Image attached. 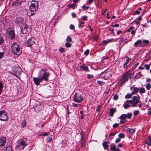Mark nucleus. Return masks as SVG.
Instances as JSON below:
<instances>
[{
	"label": "nucleus",
	"instance_id": "nucleus-1",
	"mask_svg": "<svg viewBox=\"0 0 151 151\" xmlns=\"http://www.w3.org/2000/svg\"><path fill=\"white\" fill-rule=\"evenodd\" d=\"M49 76V73L45 71L44 69L40 70L38 73V77L33 78V80L34 83L37 86L39 85L40 82H42L44 80L46 81L48 80V77Z\"/></svg>",
	"mask_w": 151,
	"mask_h": 151
},
{
	"label": "nucleus",
	"instance_id": "nucleus-2",
	"mask_svg": "<svg viewBox=\"0 0 151 151\" xmlns=\"http://www.w3.org/2000/svg\"><path fill=\"white\" fill-rule=\"evenodd\" d=\"M28 145L26 138H22L18 141V144L16 145V148L17 150L23 149Z\"/></svg>",
	"mask_w": 151,
	"mask_h": 151
},
{
	"label": "nucleus",
	"instance_id": "nucleus-3",
	"mask_svg": "<svg viewBox=\"0 0 151 151\" xmlns=\"http://www.w3.org/2000/svg\"><path fill=\"white\" fill-rule=\"evenodd\" d=\"M38 2L35 0H32L31 2V4L29 6V9L31 12H35L38 8Z\"/></svg>",
	"mask_w": 151,
	"mask_h": 151
},
{
	"label": "nucleus",
	"instance_id": "nucleus-4",
	"mask_svg": "<svg viewBox=\"0 0 151 151\" xmlns=\"http://www.w3.org/2000/svg\"><path fill=\"white\" fill-rule=\"evenodd\" d=\"M73 98L74 101L79 103L81 102L84 100L83 96L79 93H76Z\"/></svg>",
	"mask_w": 151,
	"mask_h": 151
},
{
	"label": "nucleus",
	"instance_id": "nucleus-5",
	"mask_svg": "<svg viewBox=\"0 0 151 151\" xmlns=\"http://www.w3.org/2000/svg\"><path fill=\"white\" fill-rule=\"evenodd\" d=\"M12 49L14 53L16 55H19L21 54V52L20 50V48L17 43H14L12 45Z\"/></svg>",
	"mask_w": 151,
	"mask_h": 151
},
{
	"label": "nucleus",
	"instance_id": "nucleus-6",
	"mask_svg": "<svg viewBox=\"0 0 151 151\" xmlns=\"http://www.w3.org/2000/svg\"><path fill=\"white\" fill-rule=\"evenodd\" d=\"M7 113L5 111H0V120L1 121H6L8 120Z\"/></svg>",
	"mask_w": 151,
	"mask_h": 151
},
{
	"label": "nucleus",
	"instance_id": "nucleus-7",
	"mask_svg": "<svg viewBox=\"0 0 151 151\" xmlns=\"http://www.w3.org/2000/svg\"><path fill=\"white\" fill-rule=\"evenodd\" d=\"M21 69L19 67L14 66L12 69V72H10V73L14 75L17 77H18L17 74H19L21 72Z\"/></svg>",
	"mask_w": 151,
	"mask_h": 151
},
{
	"label": "nucleus",
	"instance_id": "nucleus-8",
	"mask_svg": "<svg viewBox=\"0 0 151 151\" xmlns=\"http://www.w3.org/2000/svg\"><path fill=\"white\" fill-rule=\"evenodd\" d=\"M130 71L129 70L126 73L123 74L122 78L121 79V81H122L123 80H124L122 82V84H124L125 83L127 82L128 81L129 78L131 79V78L128 75Z\"/></svg>",
	"mask_w": 151,
	"mask_h": 151
},
{
	"label": "nucleus",
	"instance_id": "nucleus-9",
	"mask_svg": "<svg viewBox=\"0 0 151 151\" xmlns=\"http://www.w3.org/2000/svg\"><path fill=\"white\" fill-rule=\"evenodd\" d=\"M110 76V74L107 71H104L101 73L99 78H104L105 80L107 79Z\"/></svg>",
	"mask_w": 151,
	"mask_h": 151
},
{
	"label": "nucleus",
	"instance_id": "nucleus-10",
	"mask_svg": "<svg viewBox=\"0 0 151 151\" xmlns=\"http://www.w3.org/2000/svg\"><path fill=\"white\" fill-rule=\"evenodd\" d=\"M6 34L10 39H13L14 37V33L13 30L11 28L8 29L6 30Z\"/></svg>",
	"mask_w": 151,
	"mask_h": 151
},
{
	"label": "nucleus",
	"instance_id": "nucleus-11",
	"mask_svg": "<svg viewBox=\"0 0 151 151\" xmlns=\"http://www.w3.org/2000/svg\"><path fill=\"white\" fill-rule=\"evenodd\" d=\"M35 43V39L32 37L29 38L27 42H25V45L27 47H30L33 45Z\"/></svg>",
	"mask_w": 151,
	"mask_h": 151
},
{
	"label": "nucleus",
	"instance_id": "nucleus-12",
	"mask_svg": "<svg viewBox=\"0 0 151 151\" xmlns=\"http://www.w3.org/2000/svg\"><path fill=\"white\" fill-rule=\"evenodd\" d=\"M132 100V106L135 107L136 106L137 104L139 102V98L136 96H133Z\"/></svg>",
	"mask_w": 151,
	"mask_h": 151
},
{
	"label": "nucleus",
	"instance_id": "nucleus-13",
	"mask_svg": "<svg viewBox=\"0 0 151 151\" xmlns=\"http://www.w3.org/2000/svg\"><path fill=\"white\" fill-rule=\"evenodd\" d=\"M119 118L121 120L120 122V124H124L126 122V114H122Z\"/></svg>",
	"mask_w": 151,
	"mask_h": 151
},
{
	"label": "nucleus",
	"instance_id": "nucleus-14",
	"mask_svg": "<svg viewBox=\"0 0 151 151\" xmlns=\"http://www.w3.org/2000/svg\"><path fill=\"white\" fill-rule=\"evenodd\" d=\"M34 108L35 111L38 113V111H40L43 109L44 108V106L42 105H37L35 107H34Z\"/></svg>",
	"mask_w": 151,
	"mask_h": 151
},
{
	"label": "nucleus",
	"instance_id": "nucleus-15",
	"mask_svg": "<svg viewBox=\"0 0 151 151\" xmlns=\"http://www.w3.org/2000/svg\"><path fill=\"white\" fill-rule=\"evenodd\" d=\"M6 138L4 137H2L0 139V147H1L5 145L6 143Z\"/></svg>",
	"mask_w": 151,
	"mask_h": 151
},
{
	"label": "nucleus",
	"instance_id": "nucleus-16",
	"mask_svg": "<svg viewBox=\"0 0 151 151\" xmlns=\"http://www.w3.org/2000/svg\"><path fill=\"white\" fill-rule=\"evenodd\" d=\"M28 27L29 26L28 25L25 24L24 25V28L22 27V28L21 29L22 32L24 34L27 33V30L28 29Z\"/></svg>",
	"mask_w": 151,
	"mask_h": 151
},
{
	"label": "nucleus",
	"instance_id": "nucleus-17",
	"mask_svg": "<svg viewBox=\"0 0 151 151\" xmlns=\"http://www.w3.org/2000/svg\"><path fill=\"white\" fill-rule=\"evenodd\" d=\"M79 70L80 71L85 70L87 71L88 70V67L85 65H81L79 66Z\"/></svg>",
	"mask_w": 151,
	"mask_h": 151
},
{
	"label": "nucleus",
	"instance_id": "nucleus-18",
	"mask_svg": "<svg viewBox=\"0 0 151 151\" xmlns=\"http://www.w3.org/2000/svg\"><path fill=\"white\" fill-rule=\"evenodd\" d=\"M131 60V58L129 57H128V58L126 59L125 62L124 64L123 67L124 68L127 69V64L129 63V62Z\"/></svg>",
	"mask_w": 151,
	"mask_h": 151
},
{
	"label": "nucleus",
	"instance_id": "nucleus-19",
	"mask_svg": "<svg viewBox=\"0 0 151 151\" xmlns=\"http://www.w3.org/2000/svg\"><path fill=\"white\" fill-rule=\"evenodd\" d=\"M23 21V19L21 17H17L15 20L16 23L18 24H21Z\"/></svg>",
	"mask_w": 151,
	"mask_h": 151
},
{
	"label": "nucleus",
	"instance_id": "nucleus-20",
	"mask_svg": "<svg viewBox=\"0 0 151 151\" xmlns=\"http://www.w3.org/2000/svg\"><path fill=\"white\" fill-rule=\"evenodd\" d=\"M85 132L83 130H81L80 133V135L81 137V140H85Z\"/></svg>",
	"mask_w": 151,
	"mask_h": 151
},
{
	"label": "nucleus",
	"instance_id": "nucleus-21",
	"mask_svg": "<svg viewBox=\"0 0 151 151\" xmlns=\"http://www.w3.org/2000/svg\"><path fill=\"white\" fill-rule=\"evenodd\" d=\"M110 142H104L103 144L104 147L105 149L108 150L109 145L108 144H109Z\"/></svg>",
	"mask_w": 151,
	"mask_h": 151
},
{
	"label": "nucleus",
	"instance_id": "nucleus-22",
	"mask_svg": "<svg viewBox=\"0 0 151 151\" xmlns=\"http://www.w3.org/2000/svg\"><path fill=\"white\" fill-rule=\"evenodd\" d=\"M116 111V110L114 108H111L110 109V116L111 117H112L113 116L115 112Z\"/></svg>",
	"mask_w": 151,
	"mask_h": 151
},
{
	"label": "nucleus",
	"instance_id": "nucleus-23",
	"mask_svg": "<svg viewBox=\"0 0 151 151\" xmlns=\"http://www.w3.org/2000/svg\"><path fill=\"white\" fill-rule=\"evenodd\" d=\"M80 143L81 144V145H80V147L81 148H84L86 144V143L85 142V140H80Z\"/></svg>",
	"mask_w": 151,
	"mask_h": 151
},
{
	"label": "nucleus",
	"instance_id": "nucleus-24",
	"mask_svg": "<svg viewBox=\"0 0 151 151\" xmlns=\"http://www.w3.org/2000/svg\"><path fill=\"white\" fill-rule=\"evenodd\" d=\"M116 145L114 144H111L110 145V150L111 151H114L116 149Z\"/></svg>",
	"mask_w": 151,
	"mask_h": 151
},
{
	"label": "nucleus",
	"instance_id": "nucleus-25",
	"mask_svg": "<svg viewBox=\"0 0 151 151\" xmlns=\"http://www.w3.org/2000/svg\"><path fill=\"white\" fill-rule=\"evenodd\" d=\"M139 93L141 94L144 93L146 91L145 88L143 87H141L139 89Z\"/></svg>",
	"mask_w": 151,
	"mask_h": 151
},
{
	"label": "nucleus",
	"instance_id": "nucleus-26",
	"mask_svg": "<svg viewBox=\"0 0 151 151\" xmlns=\"http://www.w3.org/2000/svg\"><path fill=\"white\" fill-rule=\"evenodd\" d=\"M142 75L141 72H139L137 73L135 76L134 78L135 79H137L139 78Z\"/></svg>",
	"mask_w": 151,
	"mask_h": 151
},
{
	"label": "nucleus",
	"instance_id": "nucleus-27",
	"mask_svg": "<svg viewBox=\"0 0 151 151\" xmlns=\"http://www.w3.org/2000/svg\"><path fill=\"white\" fill-rule=\"evenodd\" d=\"M113 40V39H111L108 40H104L102 44H105L107 43H109L110 42H112Z\"/></svg>",
	"mask_w": 151,
	"mask_h": 151
},
{
	"label": "nucleus",
	"instance_id": "nucleus-28",
	"mask_svg": "<svg viewBox=\"0 0 151 151\" xmlns=\"http://www.w3.org/2000/svg\"><path fill=\"white\" fill-rule=\"evenodd\" d=\"M141 42V41L140 40H138L134 43V46L137 47L138 45L140 44Z\"/></svg>",
	"mask_w": 151,
	"mask_h": 151
},
{
	"label": "nucleus",
	"instance_id": "nucleus-29",
	"mask_svg": "<svg viewBox=\"0 0 151 151\" xmlns=\"http://www.w3.org/2000/svg\"><path fill=\"white\" fill-rule=\"evenodd\" d=\"M98 38V36L96 35H94L92 37V40L93 41H97Z\"/></svg>",
	"mask_w": 151,
	"mask_h": 151
},
{
	"label": "nucleus",
	"instance_id": "nucleus-30",
	"mask_svg": "<svg viewBox=\"0 0 151 151\" xmlns=\"http://www.w3.org/2000/svg\"><path fill=\"white\" fill-rule=\"evenodd\" d=\"M67 42H70L72 41V39L71 37L69 36H68L66 40Z\"/></svg>",
	"mask_w": 151,
	"mask_h": 151
},
{
	"label": "nucleus",
	"instance_id": "nucleus-31",
	"mask_svg": "<svg viewBox=\"0 0 151 151\" xmlns=\"http://www.w3.org/2000/svg\"><path fill=\"white\" fill-rule=\"evenodd\" d=\"M129 133L133 135V134H134L135 130L132 129H129Z\"/></svg>",
	"mask_w": 151,
	"mask_h": 151
},
{
	"label": "nucleus",
	"instance_id": "nucleus-32",
	"mask_svg": "<svg viewBox=\"0 0 151 151\" xmlns=\"http://www.w3.org/2000/svg\"><path fill=\"white\" fill-rule=\"evenodd\" d=\"M97 83H98V85L100 86H102L105 84L104 82L100 81H98Z\"/></svg>",
	"mask_w": 151,
	"mask_h": 151
},
{
	"label": "nucleus",
	"instance_id": "nucleus-33",
	"mask_svg": "<svg viewBox=\"0 0 151 151\" xmlns=\"http://www.w3.org/2000/svg\"><path fill=\"white\" fill-rule=\"evenodd\" d=\"M133 86L134 88L133 89L134 92H135L136 93H137L139 91V89L137 87H135L134 86Z\"/></svg>",
	"mask_w": 151,
	"mask_h": 151
},
{
	"label": "nucleus",
	"instance_id": "nucleus-34",
	"mask_svg": "<svg viewBox=\"0 0 151 151\" xmlns=\"http://www.w3.org/2000/svg\"><path fill=\"white\" fill-rule=\"evenodd\" d=\"M50 134V132H44L43 134H41L40 135L42 136H46Z\"/></svg>",
	"mask_w": 151,
	"mask_h": 151
},
{
	"label": "nucleus",
	"instance_id": "nucleus-35",
	"mask_svg": "<svg viewBox=\"0 0 151 151\" xmlns=\"http://www.w3.org/2000/svg\"><path fill=\"white\" fill-rule=\"evenodd\" d=\"M6 151H13L12 147L10 146L7 147L6 149Z\"/></svg>",
	"mask_w": 151,
	"mask_h": 151
},
{
	"label": "nucleus",
	"instance_id": "nucleus-36",
	"mask_svg": "<svg viewBox=\"0 0 151 151\" xmlns=\"http://www.w3.org/2000/svg\"><path fill=\"white\" fill-rule=\"evenodd\" d=\"M151 87V84L149 83L146 84V88L147 90H149Z\"/></svg>",
	"mask_w": 151,
	"mask_h": 151
},
{
	"label": "nucleus",
	"instance_id": "nucleus-37",
	"mask_svg": "<svg viewBox=\"0 0 151 151\" xmlns=\"http://www.w3.org/2000/svg\"><path fill=\"white\" fill-rule=\"evenodd\" d=\"M26 124V121L25 119L23 120L22 123L21 124V126L23 127H24Z\"/></svg>",
	"mask_w": 151,
	"mask_h": 151
},
{
	"label": "nucleus",
	"instance_id": "nucleus-38",
	"mask_svg": "<svg viewBox=\"0 0 151 151\" xmlns=\"http://www.w3.org/2000/svg\"><path fill=\"white\" fill-rule=\"evenodd\" d=\"M132 97L130 94L128 93L125 96V98L126 99H129L131 98Z\"/></svg>",
	"mask_w": 151,
	"mask_h": 151
},
{
	"label": "nucleus",
	"instance_id": "nucleus-39",
	"mask_svg": "<svg viewBox=\"0 0 151 151\" xmlns=\"http://www.w3.org/2000/svg\"><path fill=\"white\" fill-rule=\"evenodd\" d=\"M132 114L131 113H128L126 114V118L127 117L128 119H130L132 116Z\"/></svg>",
	"mask_w": 151,
	"mask_h": 151
},
{
	"label": "nucleus",
	"instance_id": "nucleus-40",
	"mask_svg": "<svg viewBox=\"0 0 151 151\" xmlns=\"http://www.w3.org/2000/svg\"><path fill=\"white\" fill-rule=\"evenodd\" d=\"M119 138H120V139L123 138H124L125 135L123 133H120L119 134Z\"/></svg>",
	"mask_w": 151,
	"mask_h": 151
},
{
	"label": "nucleus",
	"instance_id": "nucleus-41",
	"mask_svg": "<svg viewBox=\"0 0 151 151\" xmlns=\"http://www.w3.org/2000/svg\"><path fill=\"white\" fill-rule=\"evenodd\" d=\"M124 107L126 109H127L129 107L132 106V105H129L128 104H126L123 105Z\"/></svg>",
	"mask_w": 151,
	"mask_h": 151
},
{
	"label": "nucleus",
	"instance_id": "nucleus-42",
	"mask_svg": "<svg viewBox=\"0 0 151 151\" xmlns=\"http://www.w3.org/2000/svg\"><path fill=\"white\" fill-rule=\"evenodd\" d=\"M65 46L67 47H71V44L68 42H67L65 44Z\"/></svg>",
	"mask_w": 151,
	"mask_h": 151
},
{
	"label": "nucleus",
	"instance_id": "nucleus-43",
	"mask_svg": "<svg viewBox=\"0 0 151 151\" xmlns=\"http://www.w3.org/2000/svg\"><path fill=\"white\" fill-rule=\"evenodd\" d=\"M139 110H137L134 111V116H137L139 114Z\"/></svg>",
	"mask_w": 151,
	"mask_h": 151
},
{
	"label": "nucleus",
	"instance_id": "nucleus-44",
	"mask_svg": "<svg viewBox=\"0 0 151 151\" xmlns=\"http://www.w3.org/2000/svg\"><path fill=\"white\" fill-rule=\"evenodd\" d=\"M3 87L2 83L1 82H0V93L2 92Z\"/></svg>",
	"mask_w": 151,
	"mask_h": 151
},
{
	"label": "nucleus",
	"instance_id": "nucleus-45",
	"mask_svg": "<svg viewBox=\"0 0 151 151\" xmlns=\"http://www.w3.org/2000/svg\"><path fill=\"white\" fill-rule=\"evenodd\" d=\"M144 67L147 70H148L150 69V65H149L146 64L144 65Z\"/></svg>",
	"mask_w": 151,
	"mask_h": 151
},
{
	"label": "nucleus",
	"instance_id": "nucleus-46",
	"mask_svg": "<svg viewBox=\"0 0 151 151\" xmlns=\"http://www.w3.org/2000/svg\"><path fill=\"white\" fill-rule=\"evenodd\" d=\"M118 96L116 94H115L114 95L113 99L114 100H117L118 99Z\"/></svg>",
	"mask_w": 151,
	"mask_h": 151
},
{
	"label": "nucleus",
	"instance_id": "nucleus-47",
	"mask_svg": "<svg viewBox=\"0 0 151 151\" xmlns=\"http://www.w3.org/2000/svg\"><path fill=\"white\" fill-rule=\"evenodd\" d=\"M143 43L145 44V45H147L149 43V41L147 40H143Z\"/></svg>",
	"mask_w": 151,
	"mask_h": 151
},
{
	"label": "nucleus",
	"instance_id": "nucleus-48",
	"mask_svg": "<svg viewBox=\"0 0 151 151\" xmlns=\"http://www.w3.org/2000/svg\"><path fill=\"white\" fill-rule=\"evenodd\" d=\"M119 126L118 123H115L113 125V128H116L117 127Z\"/></svg>",
	"mask_w": 151,
	"mask_h": 151
},
{
	"label": "nucleus",
	"instance_id": "nucleus-49",
	"mask_svg": "<svg viewBox=\"0 0 151 151\" xmlns=\"http://www.w3.org/2000/svg\"><path fill=\"white\" fill-rule=\"evenodd\" d=\"M59 51L60 52L63 53L65 51V49L63 47H60L59 49Z\"/></svg>",
	"mask_w": 151,
	"mask_h": 151
},
{
	"label": "nucleus",
	"instance_id": "nucleus-50",
	"mask_svg": "<svg viewBox=\"0 0 151 151\" xmlns=\"http://www.w3.org/2000/svg\"><path fill=\"white\" fill-rule=\"evenodd\" d=\"M52 140V137H48L47 138V140L48 142H50Z\"/></svg>",
	"mask_w": 151,
	"mask_h": 151
},
{
	"label": "nucleus",
	"instance_id": "nucleus-51",
	"mask_svg": "<svg viewBox=\"0 0 151 151\" xmlns=\"http://www.w3.org/2000/svg\"><path fill=\"white\" fill-rule=\"evenodd\" d=\"M134 27H129V29L127 30V32H130L131 31L133 30L134 29Z\"/></svg>",
	"mask_w": 151,
	"mask_h": 151
},
{
	"label": "nucleus",
	"instance_id": "nucleus-52",
	"mask_svg": "<svg viewBox=\"0 0 151 151\" xmlns=\"http://www.w3.org/2000/svg\"><path fill=\"white\" fill-rule=\"evenodd\" d=\"M4 42V40L2 37L0 35V44H2Z\"/></svg>",
	"mask_w": 151,
	"mask_h": 151
},
{
	"label": "nucleus",
	"instance_id": "nucleus-53",
	"mask_svg": "<svg viewBox=\"0 0 151 151\" xmlns=\"http://www.w3.org/2000/svg\"><path fill=\"white\" fill-rule=\"evenodd\" d=\"M76 4L75 3L73 4H70L69 5V7L74 8L75 6H76Z\"/></svg>",
	"mask_w": 151,
	"mask_h": 151
},
{
	"label": "nucleus",
	"instance_id": "nucleus-54",
	"mask_svg": "<svg viewBox=\"0 0 151 151\" xmlns=\"http://www.w3.org/2000/svg\"><path fill=\"white\" fill-rule=\"evenodd\" d=\"M93 76L92 75L88 74L87 76L88 78L89 79L91 78H93Z\"/></svg>",
	"mask_w": 151,
	"mask_h": 151
},
{
	"label": "nucleus",
	"instance_id": "nucleus-55",
	"mask_svg": "<svg viewBox=\"0 0 151 151\" xmlns=\"http://www.w3.org/2000/svg\"><path fill=\"white\" fill-rule=\"evenodd\" d=\"M89 52V50H87L86 51L84 52V54L86 55H87Z\"/></svg>",
	"mask_w": 151,
	"mask_h": 151
},
{
	"label": "nucleus",
	"instance_id": "nucleus-56",
	"mask_svg": "<svg viewBox=\"0 0 151 151\" xmlns=\"http://www.w3.org/2000/svg\"><path fill=\"white\" fill-rule=\"evenodd\" d=\"M116 133H113L112 132H111L109 134V137H110L111 136H114L116 134Z\"/></svg>",
	"mask_w": 151,
	"mask_h": 151
},
{
	"label": "nucleus",
	"instance_id": "nucleus-57",
	"mask_svg": "<svg viewBox=\"0 0 151 151\" xmlns=\"http://www.w3.org/2000/svg\"><path fill=\"white\" fill-rule=\"evenodd\" d=\"M81 19L83 20L86 21L87 19V17L86 16H83V17H82Z\"/></svg>",
	"mask_w": 151,
	"mask_h": 151
},
{
	"label": "nucleus",
	"instance_id": "nucleus-58",
	"mask_svg": "<svg viewBox=\"0 0 151 151\" xmlns=\"http://www.w3.org/2000/svg\"><path fill=\"white\" fill-rule=\"evenodd\" d=\"M121 141L120 139V138H118V139H116L115 141V142L116 143H118L119 142Z\"/></svg>",
	"mask_w": 151,
	"mask_h": 151
},
{
	"label": "nucleus",
	"instance_id": "nucleus-59",
	"mask_svg": "<svg viewBox=\"0 0 151 151\" xmlns=\"http://www.w3.org/2000/svg\"><path fill=\"white\" fill-rule=\"evenodd\" d=\"M148 110V114L149 115H151V108L149 109Z\"/></svg>",
	"mask_w": 151,
	"mask_h": 151
},
{
	"label": "nucleus",
	"instance_id": "nucleus-60",
	"mask_svg": "<svg viewBox=\"0 0 151 151\" xmlns=\"http://www.w3.org/2000/svg\"><path fill=\"white\" fill-rule=\"evenodd\" d=\"M4 52H0V57H3L4 56Z\"/></svg>",
	"mask_w": 151,
	"mask_h": 151
},
{
	"label": "nucleus",
	"instance_id": "nucleus-61",
	"mask_svg": "<svg viewBox=\"0 0 151 151\" xmlns=\"http://www.w3.org/2000/svg\"><path fill=\"white\" fill-rule=\"evenodd\" d=\"M126 102L127 103H129L130 104H132V100H127L126 101L124 102V103H125Z\"/></svg>",
	"mask_w": 151,
	"mask_h": 151
},
{
	"label": "nucleus",
	"instance_id": "nucleus-62",
	"mask_svg": "<svg viewBox=\"0 0 151 151\" xmlns=\"http://www.w3.org/2000/svg\"><path fill=\"white\" fill-rule=\"evenodd\" d=\"M70 28L71 29H73L74 28V25L71 24L70 25Z\"/></svg>",
	"mask_w": 151,
	"mask_h": 151
},
{
	"label": "nucleus",
	"instance_id": "nucleus-63",
	"mask_svg": "<svg viewBox=\"0 0 151 151\" xmlns=\"http://www.w3.org/2000/svg\"><path fill=\"white\" fill-rule=\"evenodd\" d=\"M131 33L132 34L134 35L135 33V31L134 30H132L131 31Z\"/></svg>",
	"mask_w": 151,
	"mask_h": 151
},
{
	"label": "nucleus",
	"instance_id": "nucleus-64",
	"mask_svg": "<svg viewBox=\"0 0 151 151\" xmlns=\"http://www.w3.org/2000/svg\"><path fill=\"white\" fill-rule=\"evenodd\" d=\"M146 81L148 83H150L151 82V79L149 78H147L146 79Z\"/></svg>",
	"mask_w": 151,
	"mask_h": 151
}]
</instances>
